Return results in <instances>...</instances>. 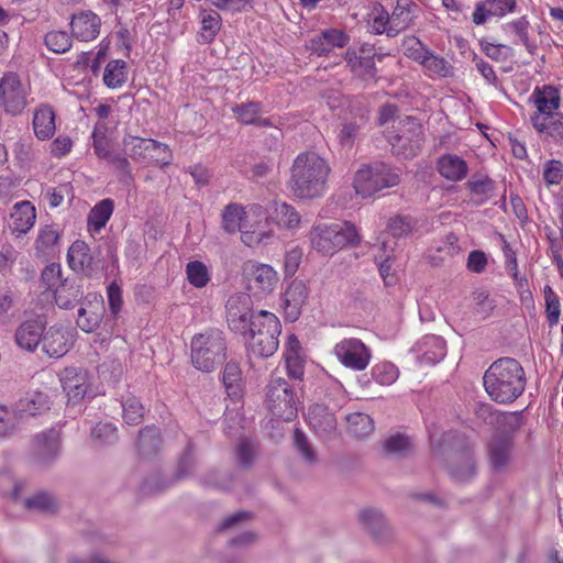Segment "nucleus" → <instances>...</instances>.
I'll return each mask as SVG.
<instances>
[{
  "label": "nucleus",
  "instance_id": "obj_60",
  "mask_svg": "<svg viewBox=\"0 0 563 563\" xmlns=\"http://www.w3.org/2000/svg\"><path fill=\"white\" fill-rule=\"evenodd\" d=\"M545 300V313L549 327L558 324L561 313V305L559 296L554 292L551 286L545 285L543 288Z\"/></svg>",
  "mask_w": 563,
  "mask_h": 563
},
{
  "label": "nucleus",
  "instance_id": "obj_3",
  "mask_svg": "<svg viewBox=\"0 0 563 563\" xmlns=\"http://www.w3.org/2000/svg\"><path fill=\"white\" fill-rule=\"evenodd\" d=\"M430 442L435 453L446 461L445 468L456 482H466L475 476L476 464L473 444L463 434L449 431L438 438L437 431H429Z\"/></svg>",
  "mask_w": 563,
  "mask_h": 563
},
{
  "label": "nucleus",
  "instance_id": "obj_12",
  "mask_svg": "<svg viewBox=\"0 0 563 563\" xmlns=\"http://www.w3.org/2000/svg\"><path fill=\"white\" fill-rule=\"evenodd\" d=\"M225 310L229 328L235 333L246 335L256 316L252 311L251 297L246 294L232 295L227 301Z\"/></svg>",
  "mask_w": 563,
  "mask_h": 563
},
{
  "label": "nucleus",
  "instance_id": "obj_2",
  "mask_svg": "<svg viewBox=\"0 0 563 563\" xmlns=\"http://www.w3.org/2000/svg\"><path fill=\"white\" fill-rule=\"evenodd\" d=\"M483 383L486 393L497 404H511L525 391L526 372L514 357H500L486 369Z\"/></svg>",
  "mask_w": 563,
  "mask_h": 563
},
{
  "label": "nucleus",
  "instance_id": "obj_39",
  "mask_svg": "<svg viewBox=\"0 0 563 563\" xmlns=\"http://www.w3.org/2000/svg\"><path fill=\"white\" fill-rule=\"evenodd\" d=\"M60 234L54 225L42 227L35 241L37 257L53 256L58 251Z\"/></svg>",
  "mask_w": 563,
  "mask_h": 563
},
{
  "label": "nucleus",
  "instance_id": "obj_59",
  "mask_svg": "<svg viewBox=\"0 0 563 563\" xmlns=\"http://www.w3.org/2000/svg\"><path fill=\"white\" fill-rule=\"evenodd\" d=\"M188 282L196 288L205 287L209 280V272L207 266L200 261H191L186 266Z\"/></svg>",
  "mask_w": 563,
  "mask_h": 563
},
{
  "label": "nucleus",
  "instance_id": "obj_38",
  "mask_svg": "<svg viewBox=\"0 0 563 563\" xmlns=\"http://www.w3.org/2000/svg\"><path fill=\"white\" fill-rule=\"evenodd\" d=\"M269 221L275 222L278 227L294 229L298 227L300 216L292 206L275 201L269 214L265 216V223L268 224Z\"/></svg>",
  "mask_w": 563,
  "mask_h": 563
},
{
  "label": "nucleus",
  "instance_id": "obj_35",
  "mask_svg": "<svg viewBox=\"0 0 563 563\" xmlns=\"http://www.w3.org/2000/svg\"><path fill=\"white\" fill-rule=\"evenodd\" d=\"M311 246L319 253L332 255L339 251L332 224H319L310 232Z\"/></svg>",
  "mask_w": 563,
  "mask_h": 563
},
{
  "label": "nucleus",
  "instance_id": "obj_34",
  "mask_svg": "<svg viewBox=\"0 0 563 563\" xmlns=\"http://www.w3.org/2000/svg\"><path fill=\"white\" fill-rule=\"evenodd\" d=\"M35 219V207L30 201L16 202L11 212L10 228L13 233L25 234L33 228Z\"/></svg>",
  "mask_w": 563,
  "mask_h": 563
},
{
  "label": "nucleus",
  "instance_id": "obj_31",
  "mask_svg": "<svg viewBox=\"0 0 563 563\" xmlns=\"http://www.w3.org/2000/svg\"><path fill=\"white\" fill-rule=\"evenodd\" d=\"M437 170L446 180L457 183L468 174V164L461 156L445 153L437 159Z\"/></svg>",
  "mask_w": 563,
  "mask_h": 563
},
{
  "label": "nucleus",
  "instance_id": "obj_26",
  "mask_svg": "<svg viewBox=\"0 0 563 563\" xmlns=\"http://www.w3.org/2000/svg\"><path fill=\"white\" fill-rule=\"evenodd\" d=\"M63 389L68 402L78 404L84 400L90 389V380L86 371L66 369L62 377Z\"/></svg>",
  "mask_w": 563,
  "mask_h": 563
},
{
  "label": "nucleus",
  "instance_id": "obj_1",
  "mask_svg": "<svg viewBox=\"0 0 563 563\" xmlns=\"http://www.w3.org/2000/svg\"><path fill=\"white\" fill-rule=\"evenodd\" d=\"M477 416L484 420L489 419V423L498 424V431L487 443V457L494 474H505L514 463V434L521 427L522 417L519 412L493 411L489 405L481 406Z\"/></svg>",
  "mask_w": 563,
  "mask_h": 563
},
{
  "label": "nucleus",
  "instance_id": "obj_64",
  "mask_svg": "<svg viewBox=\"0 0 563 563\" xmlns=\"http://www.w3.org/2000/svg\"><path fill=\"white\" fill-rule=\"evenodd\" d=\"M372 26L377 34L386 33L388 36H395L399 33L398 27L391 23V16L383 8L374 16Z\"/></svg>",
  "mask_w": 563,
  "mask_h": 563
},
{
  "label": "nucleus",
  "instance_id": "obj_49",
  "mask_svg": "<svg viewBox=\"0 0 563 563\" xmlns=\"http://www.w3.org/2000/svg\"><path fill=\"white\" fill-rule=\"evenodd\" d=\"M418 5L412 0H397L396 7L391 13V23H394L399 32L407 29L412 21Z\"/></svg>",
  "mask_w": 563,
  "mask_h": 563
},
{
  "label": "nucleus",
  "instance_id": "obj_22",
  "mask_svg": "<svg viewBox=\"0 0 563 563\" xmlns=\"http://www.w3.org/2000/svg\"><path fill=\"white\" fill-rule=\"evenodd\" d=\"M308 298V288L302 280H292L284 292V312L288 321H296Z\"/></svg>",
  "mask_w": 563,
  "mask_h": 563
},
{
  "label": "nucleus",
  "instance_id": "obj_4",
  "mask_svg": "<svg viewBox=\"0 0 563 563\" xmlns=\"http://www.w3.org/2000/svg\"><path fill=\"white\" fill-rule=\"evenodd\" d=\"M329 173V165L318 154L301 153L291 167V191L300 199L319 198L325 194Z\"/></svg>",
  "mask_w": 563,
  "mask_h": 563
},
{
  "label": "nucleus",
  "instance_id": "obj_14",
  "mask_svg": "<svg viewBox=\"0 0 563 563\" xmlns=\"http://www.w3.org/2000/svg\"><path fill=\"white\" fill-rule=\"evenodd\" d=\"M333 352L345 367L354 371L365 369L372 357L369 349L355 338L341 340L335 344Z\"/></svg>",
  "mask_w": 563,
  "mask_h": 563
},
{
  "label": "nucleus",
  "instance_id": "obj_53",
  "mask_svg": "<svg viewBox=\"0 0 563 563\" xmlns=\"http://www.w3.org/2000/svg\"><path fill=\"white\" fill-rule=\"evenodd\" d=\"M90 438L100 445H113L118 442V428L108 421H99L90 429Z\"/></svg>",
  "mask_w": 563,
  "mask_h": 563
},
{
  "label": "nucleus",
  "instance_id": "obj_37",
  "mask_svg": "<svg viewBox=\"0 0 563 563\" xmlns=\"http://www.w3.org/2000/svg\"><path fill=\"white\" fill-rule=\"evenodd\" d=\"M531 117L532 126L547 137H551L555 142L563 141V113L556 112L548 114V117Z\"/></svg>",
  "mask_w": 563,
  "mask_h": 563
},
{
  "label": "nucleus",
  "instance_id": "obj_54",
  "mask_svg": "<svg viewBox=\"0 0 563 563\" xmlns=\"http://www.w3.org/2000/svg\"><path fill=\"white\" fill-rule=\"evenodd\" d=\"M236 120L244 125H254L258 115L263 112V106L258 101H247L235 104L232 108Z\"/></svg>",
  "mask_w": 563,
  "mask_h": 563
},
{
  "label": "nucleus",
  "instance_id": "obj_11",
  "mask_svg": "<svg viewBox=\"0 0 563 563\" xmlns=\"http://www.w3.org/2000/svg\"><path fill=\"white\" fill-rule=\"evenodd\" d=\"M30 90L12 71L0 79V108L12 117L22 114L29 104Z\"/></svg>",
  "mask_w": 563,
  "mask_h": 563
},
{
  "label": "nucleus",
  "instance_id": "obj_30",
  "mask_svg": "<svg viewBox=\"0 0 563 563\" xmlns=\"http://www.w3.org/2000/svg\"><path fill=\"white\" fill-rule=\"evenodd\" d=\"M360 520L364 528L377 542H386L393 537V530L384 515L377 509H363L360 512Z\"/></svg>",
  "mask_w": 563,
  "mask_h": 563
},
{
  "label": "nucleus",
  "instance_id": "obj_32",
  "mask_svg": "<svg viewBox=\"0 0 563 563\" xmlns=\"http://www.w3.org/2000/svg\"><path fill=\"white\" fill-rule=\"evenodd\" d=\"M55 118L53 107L47 103H42L35 109L32 124L38 140L46 141L53 137L56 131Z\"/></svg>",
  "mask_w": 563,
  "mask_h": 563
},
{
  "label": "nucleus",
  "instance_id": "obj_7",
  "mask_svg": "<svg viewBox=\"0 0 563 563\" xmlns=\"http://www.w3.org/2000/svg\"><path fill=\"white\" fill-rule=\"evenodd\" d=\"M399 181V169L385 163H375L356 172L353 186L356 195L367 198L384 188L397 186Z\"/></svg>",
  "mask_w": 563,
  "mask_h": 563
},
{
  "label": "nucleus",
  "instance_id": "obj_63",
  "mask_svg": "<svg viewBox=\"0 0 563 563\" xmlns=\"http://www.w3.org/2000/svg\"><path fill=\"white\" fill-rule=\"evenodd\" d=\"M232 481L233 478L229 473H224L219 470H210L200 478L201 484L205 486L223 490L231 487Z\"/></svg>",
  "mask_w": 563,
  "mask_h": 563
},
{
  "label": "nucleus",
  "instance_id": "obj_55",
  "mask_svg": "<svg viewBox=\"0 0 563 563\" xmlns=\"http://www.w3.org/2000/svg\"><path fill=\"white\" fill-rule=\"evenodd\" d=\"M245 216L243 207L238 203L228 205L222 212V227L228 233L242 230V220Z\"/></svg>",
  "mask_w": 563,
  "mask_h": 563
},
{
  "label": "nucleus",
  "instance_id": "obj_9",
  "mask_svg": "<svg viewBox=\"0 0 563 563\" xmlns=\"http://www.w3.org/2000/svg\"><path fill=\"white\" fill-rule=\"evenodd\" d=\"M388 141L397 155L412 158L420 152L424 137L420 122L413 117H406L399 122L396 133L388 135Z\"/></svg>",
  "mask_w": 563,
  "mask_h": 563
},
{
  "label": "nucleus",
  "instance_id": "obj_50",
  "mask_svg": "<svg viewBox=\"0 0 563 563\" xmlns=\"http://www.w3.org/2000/svg\"><path fill=\"white\" fill-rule=\"evenodd\" d=\"M221 16L217 11L203 10L201 12L200 38L202 43H211L221 29Z\"/></svg>",
  "mask_w": 563,
  "mask_h": 563
},
{
  "label": "nucleus",
  "instance_id": "obj_42",
  "mask_svg": "<svg viewBox=\"0 0 563 563\" xmlns=\"http://www.w3.org/2000/svg\"><path fill=\"white\" fill-rule=\"evenodd\" d=\"M241 380L242 372L239 363L233 361L228 362L223 371L222 382L228 396L232 400H238L242 396Z\"/></svg>",
  "mask_w": 563,
  "mask_h": 563
},
{
  "label": "nucleus",
  "instance_id": "obj_20",
  "mask_svg": "<svg viewBox=\"0 0 563 563\" xmlns=\"http://www.w3.org/2000/svg\"><path fill=\"white\" fill-rule=\"evenodd\" d=\"M417 354L420 364L434 365L446 354L445 341L434 334H429L419 340L411 349Z\"/></svg>",
  "mask_w": 563,
  "mask_h": 563
},
{
  "label": "nucleus",
  "instance_id": "obj_57",
  "mask_svg": "<svg viewBox=\"0 0 563 563\" xmlns=\"http://www.w3.org/2000/svg\"><path fill=\"white\" fill-rule=\"evenodd\" d=\"M195 445L191 441L187 442L186 449L178 460V465L175 472V477L178 481L188 478L196 468Z\"/></svg>",
  "mask_w": 563,
  "mask_h": 563
},
{
  "label": "nucleus",
  "instance_id": "obj_33",
  "mask_svg": "<svg viewBox=\"0 0 563 563\" xmlns=\"http://www.w3.org/2000/svg\"><path fill=\"white\" fill-rule=\"evenodd\" d=\"M533 102L537 107V112L532 117H541L543 119L548 114L556 113L561 98L560 92L553 86H543L542 88H536L532 93Z\"/></svg>",
  "mask_w": 563,
  "mask_h": 563
},
{
  "label": "nucleus",
  "instance_id": "obj_25",
  "mask_svg": "<svg viewBox=\"0 0 563 563\" xmlns=\"http://www.w3.org/2000/svg\"><path fill=\"white\" fill-rule=\"evenodd\" d=\"M100 26L101 20L92 11L74 14L70 21L73 36L82 42L95 40L100 33Z\"/></svg>",
  "mask_w": 563,
  "mask_h": 563
},
{
  "label": "nucleus",
  "instance_id": "obj_24",
  "mask_svg": "<svg viewBox=\"0 0 563 563\" xmlns=\"http://www.w3.org/2000/svg\"><path fill=\"white\" fill-rule=\"evenodd\" d=\"M22 488V484H15L12 492V499L23 508L43 514H55L58 510V503L53 495L45 492H38L31 497L21 498L20 493Z\"/></svg>",
  "mask_w": 563,
  "mask_h": 563
},
{
  "label": "nucleus",
  "instance_id": "obj_48",
  "mask_svg": "<svg viewBox=\"0 0 563 563\" xmlns=\"http://www.w3.org/2000/svg\"><path fill=\"white\" fill-rule=\"evenodd\" d=\"M22 416L15 407L0 405V438H9L16 433Z\"/></svg>",
  "mask_w": 563,
  "mask_h": 563
},
{
  "label": "nucleus",
  "instance_id": "obj_16",
  "mask_svg": "<svg viewBox=\"0 0 563 563\" xmlns=\"http://www.w3.org/2000/svg\"><path fill=\"white\" fill-rule=\"evenodd\" d=\"M106 308L102 296L97 294L86 295L78 308L77 325L86 333L97 330L103 319Z\"/></svg>",
  "mask_w": 563,
  "mask_h": 563
},
{
  "label": "nucleus",
  "instance_id": "obj_44",
  "mask_svg": "<svg viewBox=\"0 0 563 563\" xmlns=\"http://www.w3.org/2000/svg\"><path fill=\"white\" fill-rule=\"evenodd\" d=\"M128 80V64L122 59L110 60L103 71V84L111 89L122 87Z\"/></svg>",
  "mask_w": 563,
  "mask_h": 563
},
{
  "label": "nucleus",
  "instance_id": "obj_56",
  "mask_svg": "<svg viewBox=\"0 0 563 563\" xmlns=\"http://www.w3.org/2000/svg\"><path fill=\"white\" fill-rule=\"evenodd\" d=\"M529 27H530V22L526 15H523L517 20H514L511 22H508L504 25V30L506 32L515 33L518 36L519 42L522 45H525L527 51L530 54H533L534 51L537 49V45L533 44L529 38V35H528Z\"/></svg>",
  "mask_w": 563,
  "mask_h": 563
},
{
  "label": "nucleus",
  "instance_id": "obj_47",
  "mask_svg": "<svg viewBox=\"0 0 563 563\" xmlns=\"http://www.w3.org/2000/svg\"><path fill=\"white\" fill-rule=\"evenodd\" d=\"M122 417L123 420L131 426H135L142 422L144 418V407L140 399L132 394L122 396Z\"/></svg>",
  "mask_w": 563,
  "mask_h": 563
},
{
  "label": "nucleus",
  "instance_id": "obj_8",
  "mask_svg": "<svg viewBox=\"0 0 563 563\" xmlns=\"http://www.w3.org/2000/svg\"><path fill=\"white\" fill-rule=\"evenodd\" d=\"M266 388V402L272 413L286 421L292 420L297 416V396L288 382L272 376Z\"/></svg>",
  "mask_w": 563,
  "mask_h": 563
},
{
  "label": "nucleus",
  "instance_id": "obj_5",
  "mask_svg": "<svg viewBox=\"0 0 563 563\" xmlns=\"http://www.w3.org/2000/svg\"><path fill=\"white\" fill-rule=\"evenodd\" d=\"M192 365L205 373H210L227 357V340L219 329H209L196 334L191 340Z\"/></svg>",
  "mask_w": 563,
  "mask_h": 563
},
{
  "label": "nucleus",
  "instance_id": "obj_29",
  "mask_svg": "<svg viewBox=\"0 0 563 563\" xmlns=\"http://www.w3.org/2000/svg\"><path fill=\"white\" fill-rule=\"evenodd\" d=\"M284 358L288 377L294 380L302 382L306 358L302 355L301 344L295 334L288 336Z\"/></svg>",
  "mask_w": 563,
  "mask_h": 563
},
{
  "label": "nucleus",
  "instance_id": "obj_41",
  "mask_svg": "<svg viewBox=\"0 0 563 563\" xmlns=\"http://www.w3.org/2000/svg\"><path fill=\"white\" fill-rule=\"evenodd\" d=\"M382 446L386 456L395 459L405 457L412 451L411 439L399 432L386 437Z\"/></svg>",
  "mask_w": 563,
  "mask_h": 563
},
{
  "label": "nucleus",
  "instance_id": "obj_43",
  "mask_svg": "<svg viewBox=\"0 0 563 563\" xmlns=\"http://www.w3.org/2000/svg\"><path fill=\"white\" fill-rule=\"evenodd\" d=\"M332 225L339 251L345 247H356L361 244V234L352 222L345 221L332 223Z\"/></svg>",
  "mask_w": 563,
  "mask_h": 563
},
{
  "label": "nucleus",
  "instance_id": "obj_36",
  "mask_svg": "<svg viewBox=\"0 0 563 563\" xmlns=\"http://www.w3.org/2000/svg\"><path fill=\"white\" fill-rule=\"evenodd\" d=\"M344 58L347 67L350 68V71L355 77L363 80L375 79L377 75V68L375 66L374 59L356 55L355 47H349L345 52Z\"/></svg>",
  "mask_w": 563,
  "mask_h": 563
},
{
  "label": "nucleus",
  "instance_id": "obj_15",
  "mask_svg": "<svg viewBox=\"0 0 563 563\" xmlns=\"http://www.w3.org/2000/svg\"><path fill=\"white\" fill-rule=\"evenodd\" d=\"M244 274L249 288L261 295L273 292L279 280L277 272L267 264L249 262L244 266Z\"/></svg>",
  "mask_w": 563,
  "mask_h": 563
},
{
  "label": "nucleus",
  "instance_id": "obj_52",
  "mask_svg": "<svg viewBox=\"0 0 563 563\" xmlns=\"http://www.w3.org/2000/svg\"><path fill=\"white\" fill-rule=\"evenodd\" d=\"M16 408L22 417L40 415L49 409L48 397L43 393H35L31 397L21 399L16 405Z\"/></svg>",
  "mask_w": 563,
  "mask_h": 563
},
{
  "label": "nucleus",
  "instance_id": "obj_62",
  "mask_svg": "<svg viewBox=\"0 0 563 563\" xmlns=\"http://www.w3.org/2000/svg\"><path fill=\"white\" fill-rule=\"evenodd\" d=\"M373 378L380 385H391L399 376L398 368L389 362L377 364L372 369Z\"/></svg>",
  "mask_w": 563,
  "mask_h": 563
},
{
  "label": "nucleus",
  "instance_id": "obj_40",
  "mask_svg": "<svg viewBox=\"0 0 563 563\" xmlns=\"http://www.w3.org/2000/svg\"><path fill=\"white\" fill-rule=\"evenodd\" d=\"M114 210V201L110 198L102 199L90 210L87 222L90 231L99 232L106 227Z\"/></svg>",
  "mask_w": 563,
  "mask_h": 563
},
{
  "label": "nucleus",
  "instance_id": "obj_19",
  "mask_svg": "<svg viewBox=\"0 0 563 563\" xmlns=\"http://www.w3.org/2000/svg\"><path fill=\"white\" fill-rule=\"evenodd\" d=\"M350 42V36L339 29H325L314 35L309 42L311 54L327 56L335 47L343 48Z\"/></svg>",
  "mask_w": 563,
  "mask_h": 563
},
{
  "label": "nucleus",
  "instance_id": "obj_28",
  "mask_svg": "<svg viewBox=\"0 0 563 563\" xmlns=\"http://www.w3.org/2000/svg\"><path fill=\"white\" fill-rule=\"evenodd\" d=\"M123 151L126 156L135 162L145 164L147 153L151 151L163 150L165 151V144L153 139H143L130 133H126L122 139Z\"/></svg>",
  "mask_w": 563,
  "mask_h": 563
},
{
  "label": "nucleus",
  "instance_id": "obj_58",
  "mask_svg": "<svg viewBox=\"0 0 563 563\" xmlns=\"http://www.w3.org/2000/svg\"><path fill=\"white\" fill-rule=\"evenodd\" d=\"M46 47L56 54H64L71 47V37L64 31H51L44 37Z\"/></svg>",
  "mask_w": 563,
  "mask_h": 563
},
{
  "label": "nucleus",
  "instance_id": "obj_61",
  "mask_svg": "<svg viewBox=\"0 0 563 563\" xmlns=\"http://www.w3.org/2000/svg\"><path fill=\"white\" fill-rule=\"evenodd\" d=\"M424 68L432 75L439 77L453 76V66L444 58L431 52L427 60L424 59Z\"/></svg>",
  "mask_w": 563,
  "mask_h": 563
},
{
  "label": "nucleus",
  "instance_id": "obj_13",
  "mask_svg": "<svg viewBox=\"0 0 563 563\" xmlns=\"http://www.w3.org/2000/svg\"><path fill=\"white\" fill-rule=\"evenodd\" d=\"M62 445L60 432L54 428L37 433L32 441L31 461L33 464L47 467L59 456Z\"/></svg>",
  "mask_w": 563,
  "mask_h": 563
},
{
  "label": "nucleus",
  "instance_id": "obj_23",
  "mask_svg": "<svg viewBox=\"0 0 563 563\" xmlns=\"http://www.w3.org/2000/svg\"><path fill=\"white\" fill-rule=\"evenodd\" d=\"M307 419L313 432L321 439H329L336 431V419L324 405L310 406Z\"/></svg>",
  "mask_w": 563,
  "mask_h": 563
},
{
  "label": "nucleus",
  "instance_id": "obj_17",
  "mask_svg": "<svg viewBox=\"0 0 563 563\" xmlns=\"http://www.w3.org/2000/svg\"><path fill=\"white\" fill-rule=\"evenodd\" d=\"M46 323L45 314H33L25 319L15 331L16 344L26 351H34L42 343Z\"/></svg>",
  "mask_w": 563,
  "mask_h": 563
},
{
  "label": "nucleus",
  "instance_id": "obj_10",
  "mask_svg": "<svg viewBox=\"0 0 563 563\" xmlns=\"http://www.w3.org/2000/svg\"><path fill=\"white\" fill-rule=\"evenodd\" d=\"M67 262L74 272L82 273L88 278H99L106 267L102 251L99 247L90 250L81 240L69 246Z\"/></svg>",
  "mask_w": 563,
  "mask_h": 563
},
{
  "label": "nucleus",
  "instance_id": "obj_46",
  "mask_svg": "<svg viewBox=\"0 0 563 563\" xmlns=\"http://www.w3.org/2000/svg\"><path fill=\"white\" fill-rule=\"evenodd\" d=\"M417 225V220L409 214H395L386 224V232L395 239L409 236Z\"/></svg>",
  "mask_w": 563,
  "mask_h": 563
},
{
  "label": "nucleus",
  "instance_id": "obj_51",
  "mask_svg": "<svg viewBox=\"0 0 563 563\" xmlns=\"http://www.w3.org/2000/svg\"><path fill=\"white\" fill-rule=\"evenodd\" d=\"M349 432L358 439L369 435L374 430L373 419L363 412H354L347 416Z\"/></svg>",
  "mask_w": 563,
  "mask_h": 563
},
{
  "label": "nucleus",
  "instance_id": "obj_18",
  "mask_svg": "<svg viewBox=\"0 0 563 563\" xmlns=\"http://www.w3.org/2000/svg\"><path fill=\"white\" fill-rule=\"evenodd\" d=\"M81 280L75 277L63 279L54 289V301L59 309L73 310L85 300Z\"/></svg>",
  "mask_w": 563,
  "mask_h": 563
},
{
  "label": "nucleus",
  "instance_id": "obj_6",
  "mask_svg": "<svg viewBox=\"0 0 563 563\" xmlns=\"http://www.w3.org/2000/svg\"><path fill=\"white\" fill-rule=\"evenodd\" d=\"M282 333L279 319L272 312L261 310L254 316L253 327L250 328L249 351L257 357L267 358L275 354L279 346L278 336Z\"/></svg>",
  "mask_w": 563,
  "mask_h": 563
},
{
  "label": "nucleus",
  "instance_id": "obj_27",
  "mask_svg": "<svg viewBox=\"0 0 563 563\" xmlns=\"http://www.w3.org/2000/svg\"><path fill=\"white\" fill-rule=\"evenodd\" d=\"M470 199L476 207L483 206L496 195V181L488 175L476 173L465 183Z\"/></svg>",
  "mask_w": 563,
  "mask_h": 563
},
{
  "label": "nucleus",
  "instance_id": "obj_45",
  "mask_svg": "<svg viewBox=\"0 0 563 563\" xmlns=\"http://www.w3.org/2000/svg\"><path fill=\"white\" fill-rule=\"evenodd\" d=\"M162 445L159 430L156 427H145L139 433L137 450L143 456H151L158 452Z\"/></svg>",
  "mask_w": 563,
  "mask_h": 563
},
{
  "label": "nucleus",
  "instance_id": "obj_21",
  "mask_svg": "<svg viewBox=\"0 0 563 563\" xmlns=\"http://www.w3.org/2000/svg\"><path fill=\"white\" fill-rule=\"evenodd\" d=\"M41 344L42 350L49 357L58 358L68 352L71 345V335L63 325H52L44 332Z\"/></svg>",
  "mask_w": 563,
  "mask_h": 563
}]
</instances>
